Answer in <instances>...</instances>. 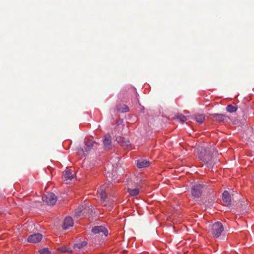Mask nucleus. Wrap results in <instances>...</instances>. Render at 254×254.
Here are the masks:
<instances>
[{
    "label": "nucleus",
    "instance_id": "1",
    "mask_svg": "<svg viewBox=\"0 0 254 254\" xmlns=\"http://www.w3.org/2000/svg\"><path fill=\"white\" fill-rule=\"evenodd\" d=\"M214 151V147L210 148L208 150L205 148H202L198 155L199 158L207 164V167L209 169H212L214 164L212 156V153H213Z\"/></svg>",
    "mask_w": 254,
    "mask_h": 254
},
{
    "label": "nucleus",
    "instance_id": "2",
    "mask_svg": "<svg viewBox=\"0 0 254 254\" xmlns=\"http://www.w3.org/2000/svg\"><path fill=\"white\" fill-rule=\"evenodd\" d=\"M223 230V226L221 222H215L211 226V233L215 238H218Z\"/></svg>",
    "mask_w": 254,
    "mask_h": 254
},
{
    "label": "nucleus",
    "instance_id": "3",
    "mask_svg": "<svg viewBox=\"0 0 254 254\" xmlns=\"http://www.w3.org/2000/svg\"><path fill=\"white\" fill-rule=\"evenodd\" d=\"M204 186L202 184L193 185L191 189V193L194 197H199L202 193Z\"/></svg>",
    "mask_w": 254,
    "mask_h": 254
},
{
    "label": "nucleus",
    "instance_id": "4",
    "mask_svg": "<svg viewBox=\"0 0 254 254\" xmlns=\"http://www.w3.org/2000/svg\"><path fill=\"white\" fill-rule=\"evenodd\" d=\"M44 202L47 204L53 205L57 201V197L53 193H48L42 196Z\"/></svg>",
    "mask_w": 254,
    "mask_h": 254
},
{
    "label": "nucleus",
    "instance_id": "5",
    "mask_svg": "<svg viewBox=\"0 0 254 254\" xmlns=\"http://www.w3.org/2000/svg\"><path fill=\"white\" fill-rule=\"evenodd\" d=\"M103 147L106 150H109L111 148V136L108 134L104 136L103 139Z\"/></svg>",
    "mask_w": 254,
    "mask_h": 254
},
{
    "label": "nucleus",
    "instance_id": "6",
    "mask_svg": "<svg viewBox=\"0 0 254 254\" xmlns=\"http://www.w3.org/2000/svg\"><path fill=\"white\" fill-rule=\"evenodd\" d=\"M73 174L71 171L66 169L63 173V180L66 184L69 183L70 181L73 178Z\"/></svg>",
    "mask_w": 254,
    "mask_h": 254
},
{
    "label": "nucleus",
    "instance_id": "7",
    "mask_svg": "<svg viewBox=\"0 0 254 254\" xmlns=\"http://www.w3.org/2000/svg\"><path fill=\"white\" fill-rule=\"evenodd\" d=\"M42 238V235L40 233H36L29 236L27 241L29 243H36L41 241Z\"/></svg>",
    "mask_w": 254,
    "mask_h": 254
},
{
    "label": "nucleus",
    "instance_id": "8",
    "mask_svg": "<svg viewBox=\"0 0 254 254\" xmlns=\"http://www.w3.org/2000/svg\"><path fill=\"white\" fill-rule=\"evenodd\" d=\"M92 232L94 234H100V233H102L105 237L108 235V233L107 229L102 226H95L93 227L92 229Z\"/></svg>",
    "mask_w": 254,
    "mask_h": 254
},
{
    "label": "nucleus",
    "instance_id": "9",
    "mask_svg": "<svg viewBox=\"0 0 254 254\" xmlns=\"http://www.w3.org/2000/svg\"><path fill=\"white\" fill-rule=\"evenodd\" d=\"M106 186H103L101 187L99 190H98L97 191L98 195L100 197L102 203L105 202L106 199L107 193L106 191Z\"/></svg>",
    "mask_w": 254,
    "mask_h": 254
},
{
    "label": "nucleus",
    "instance_id": "10",
    "mask_svg": "<svg viewBox=\"0 0 254 254\" xmlns=\"http://www.w3.org/2000/svg\"><path fill=\"white\" fill-rule=\"evenodd\" d=\"M222 199L225 205L228 206L231 204V196L228 191L225 190L222 194Z\"/></svg>",
    "mask_w": 254,
    "mask_h": 254
},
{
    "label": "nucleus",
    "instance_id": "11",
    "mask_svg": "<svg viewBox=\"0 0 254 254\" xmlns=\"http://www.w3.org/2000/svg\"><path fill=\"white\" fill-rule=\"evenodd\" d=\"M73 224V222L72 218L70 216L66 217L63 224V228L64 229H67L70 227H72Z\"/></svg>",
    "mask_w": 254,
    "mask_h": 254
},
{
    "label": "nucleus",
    "instance_id": "12",
    "mask_svg": "<svg viewBox=\"0 0 254 254\" xmlns=\"http://www.w3.org/2000/svg\"><path fill=\"white\" fill-rule=\"evenodd\" d=\"M150 165V162L144 159H140L137 160V166L138 168L147 167Z\"/></svg>",
    "mask_w": 254,
    "mask_h": 254
},
{
    "label": "nucleus",
    "instance_id": "13",
    "mask_svg": "<svg viewBox=\"0 0 254 254\" xmlns=\"http://www.w3.org/2000/svg\"><path fill=\"white\" fill-rule=\"evenodd\" d=\"M116 110L120 113H127L129 111V109L127 105L121 104L116 106Z\"/></svg>",
    "mask_w": 254,
    "mask_h": 254
},
{
    "label": "nucleus",
    "instance_id": "14",
    "mask_svg": "<svg viewBox=\"0 0 254 254\" xmlns=\"http://www.w3.org/2000/svg\"><path fill=\"white\" fill-rule=\"evenodd\" d=\"M211 116L215 118L216 120L219 122H224L227 120V117L223 114H211Z\"/></svg>",
    "mask_w": 254,
    "mask_h": 254
},
{
    "label": "nucleus",
    "instance_id": "15",
    "mask_svg": "<svg viewBox=\"0 0 254 254\" xmlns=\"http://www.w3.org/2000/svg\"><path fill=\"white\" fill-rule=\"evenodd\" d=\"M87 243L85 241H82L79 243H77L75 244H74L73 246L74 249H75L76 251H80L82 250V248L85 247L87 245Z\"/></svg>",
    "mask_w": 254,
    "mask_h": 254
},
{
    "label": "nucleus",
    "instance_id": "16",
    "mask_svg": "<svg viewBox=\"0 0 254 254\" xmlns=\"http://www.w3.org/2000/svg\"><path fill=\"white\" fill-rule=\"evenodd\" d=\"M94 142L92 140H88L85 143V149L86 151H88L92 148L94 145Z\"/></svg>",
    "mask_w": 254,
    "mask_h": 254
},
{
    "label": "nucleus",
    "instance_id": "17",
    "mask_svg": "<svg viewBox=\"0 0 254 254\" xmlns=\"http://www.w3.org/2000/svg\"><path fill=\"white\" fill-rule=\"evenodd\" d=\"M58 250L59 251L61 252L62 253H71V250L70 249V248L67 247L65 246H63L61 247H59L58 249Z\"/></svg>",
    "mask_w": 254,
    "mask_h": 254
},
{
    "label": "nucleus",
    "instance_id": "18",
    "mask_svg": "<svg viewBox=\"0 0 254 254\" xmlns=\"http://www.w3.org/2000/svg\"><path fill=\"white\" fill-rule=\"evenodd\" d=\"M127 191L129 193V195L133 196L138 195L139 192V189H131L129 188L127 189Z\"/></svg>",
    "mask_w": 254,
    "mask_h": 254
},
{
    "label": "nucleus",
    "instance_id": "19",
    "mask_svg": "<svg viewBox=\"0 0 254 254\" xmlns=\"http://www.w3.org/2000/svg\"><path fill=\"white\" fill-rule=\"evenodd\" d=\"M195 119L197 123L201 124L204 122L205 117L203 115L200 114L196 115Z\"/></svg>",
    "mask_w": 254,
    "mask_h": 254
},
{
    "label": "nucleus",
    "instance_id": "20",
    "mask_svg": "<svg viewBox=\"0 0 254 254\" xmlns=\"http://www.w3.org/2000/svg\"><path fill=\"white\" fill-rule=\"evenodd\" d=\"M237 108L236 106H233L232 105H229L226 107V110L227 112L229 113H233L237 111Z\"/></svg>",
    "mask_w": 254,
    "mask_h": 254
},
{
    "label": "nucleus",
    "instance_id": "21",
    "mask_svg": "<svg viewBox=\"0 0 254 254\" xmlns=\"http://www.w3.org/2000/svg\"><path fill=\"white\" fill-rule=\"evenodd\" d=\"M177 119L180 122H182V123L184 122L185 121H186L187 120L186 117H185V116H184L183 115H178L177 116Z\"/></svg>",
    "mask_w": 254,
    "mask_h": 254
},
{
    "label": "nucleus",
    "instance_id": "22",
    "mask_svg": "<svg viewBox=\"0 0 254 254\" xmlns=\"http://www.w3.org/2000/svg\"><path fill=\"white\" fill-rule=\"evenodd\" d=\"M39 254H50V252L47 248H44L39 251Z\"/></svg>",
    "mask_w": 254,
    "mask_h": 254
},
{
    "label": "nucleus",
    "instance_id": "23",
    "mask_svg": "<svg viewBox=\"0 0 254 254\" xmlns=\"http://www.w3.org/2000/svg\"><path fill=\"white\" fill-rule=\"evenodd\" d=\"M81 213L82 211L79 209H77L75 211V214L77 217L80 216Z\"/></svg>",
    "mask_w": 254,
    "mask_h": 254
},
{
    "label": "nucleus",
    "instance_id": "24",
    "mask_svg": "<svg viewBox=\"0 0 254 254\" xmlns=\"http://www.w3.org/2000/svg\"><path fill=\"white\" fill-rule=\"evenodd\" d=\"M123 121L122 120H119L117 122V124L118 125H119L120 124H121L122 123Z\"/></svg>",
    "mask_w": 254,
    "mask_h": 254
},
{
    "label": "nucleus",
    "instance_id": "25",
    "mask_svg": "<svg viewBox=\"0 0 254 254\" xmlns=\"http://www.w3.org/2000/svg\"><path fill=\"white\" fill-rule=\"evenodd\" d=\"M119 169L121 170V167H120V168L118 169V170Z\"/></svg>",
    "mask_w": 254,
    "mask_h": 254
}]
</instances>
